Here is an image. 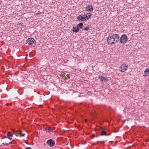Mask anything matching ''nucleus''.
Here are the masks:
<instances>
[{
    "mask_svg": "<svg viewBox=\"0 0 149 149\" xmlns=\"http://www.w3.org/2000/svg\"><path fill=\"white\" fill-rule=\"evenodd\" d=\"M119 36L117 34H113L108 36L107 42L109 44H116L119 40Z\"/></svg>",
    "mask_w": 149,
    "mask_h": 149,
    "instance_id": "f257e3e1",
    "label": "nucleus"
},
{
    "mask_svg": "<svg viewBox=\"0 0 149 149\" xmlns=\"http://www.w3.org/2000/svg\"><path fill=\"white\" fill-rule=\"evenodd\" d=\"M3 139V144L4 145H8L12 143V141H11L12 139L11 138L5 136Z\"/></svg>",
    "mask_w": 149,
    "mask_h": 149,
    "instance_id": "f03ea898",
    "label": "nucleus"
},
{
    "mask_svg": "<svg viewBox=\"0 0 149 149\" xmlns=\"http://www.w3.org/2000/svg\"><path fill=\"white\" fill-rule=\"evenodd\" d=\"M128 40L127 37L126 35H123L121 37L119 40L121 43H125Z\"/></svg>",
    "mask_w": 149,
    "mask_h": 149,
    "instance_id": "7ed1b4c3",
    "label": "nucleus"
},
{
    "mask_svg": "<svg viewBox=\"0 0 149 149\" xmlns=\"http://www.w3.org/2000/svg\"><path fill=\"white\" fill-rule=\"evenodd\" d=\"M128 68V65H122L120 67L119 70L121 72H124L127 70Z\"/></svg>",
    "mask_w": 149,
    "mask_h": 149,
    "instance_id": "20e7f679",
    "label": "nucleus"
},
{
    "mask_svg": "<svg viewBox=\"0 0 149 149\" xmlns=\"http://www.w3.org/2000/svg\"><path fill=\"white\" fill-rule=\"evenodd\" d=\"M47 143L48 144V145H49L51 147L54 146L55 143L54 141L52 139H50L48 140Z\"/></svg>",
    "mask_w": 149,
    "mask_h": 149,
    "instance_id": "39448f33",
    "label": "nucleus"
},
{
    "mask_svg": "<svg viewBox=\"0 0 149 149\" xmlns=\"http://www.w3.org/2000/svg\"><path fill=\"white\" fill-rule=\"evenodd\" d=\"M35 42V40L34 38H28L27 40L26 41V42L29 45H31L32 43H34V42Z\"/></svg>",
    "mask_w": 149,
    "mask_h": 149,
    "instance_id": "423d86ee",
    "label": "nucleus"
},
{
    "mask_svg": "<svg viewBox=\"0 0 149 149\" xmlns=\"http://www.w3.org/2000/svg\"><path fill=\"white\" fill-rule=\"evenodd\" d=\"M77 19L81 22L86 21V19L81 15L78 16Z\"/></svg>",
    "mask_w": 149,
    "mask_h": 149,
    "instance_id": "0eeeda50",
    "label": "nucleus"
},
{
    "mask_svg": "<svg viewBox=\"0 0 149 149\" xmlns=\"http://www.w3.org/2000/svg\"><path fill=\"white\" fill-rule=\"evenodd\" d=\"M93 10V7L92 5H89L86 7V10L87 11L90 12Z\"/></svg>",
    "mask_w": 149,
    "mask_h": 149,
    "instance_id": "6e6552de",
    "label": "nucleus"
},
{
    "mask_svg": "<svg viewBox=\"0 0 149 149\" xmlns=\"http://www.w3.org/2000/svg\"><path fill=\"white\" fill-rule=\"evenodd\" d=\"M98 79H100L102 82H105L107 80V78L104 77L103 76H99L98 77Z\"/></svg>",
    "mask_w": 149,
    "mask_h": 149,
    "instance_id": "1a4fd4ad",
    "label": "nucleus"
},
{
    "mask_svg": "<svg viewBox=\"0 0 149 149\" xmlns=\"http://www.w3.org/2000/svg\"><path fill=\"white\" fill-rule=\"evenodd\" d=\"M16 132L17 136H19L20 135V136H24L25 135L24 134H22V133L21 131L20 130H19L18 131H16Z\"/></svg>",
    "mask_w": 149,
    "mask_h": 149,
    "instance_id": "9d476101",
    "label": "nucleus"
},
{
    "mask_svg": "<svg viewBox=\"0 0 149 149\" xmlns=\"http://www.w3.org/2000/svg\"><path fill=\"white\" fill-rule=\"evenodd\" d=\"M79 29L78 28L77 26V27H73L72 28V31L75 33H77L79 31Z\"/></svg>",
    "mask_w": 149,
    "mask_h": 149,
    "instance_id": "9b49d317",
    "label": "nucleus"
},
{
    "mask_svg": "<svg viewBox=\"0 0 149 149\" xmlns=\"http://www.w3.org/2000/svg\"><path fill=\"white\" fill-rule=\"evenodd\" d=\"M144 74L145 76L148 75H149V69L146 68L144 71Z\"/></svg>",
    "mask_w": 149,
    "mask_h": 149,
    "instance_id": "f8f14e48",
    "label": "nucleus"
},
{
    "mask_svg": "<svg viewBox=\"0 0 149 149\" xmlns=\"http://www.w3.org/2000/svg\"><path fill=\"white\" fill-rule=\"evenodd\" d=\"M83 26V24L82 23H80L77 24V26L78 27V28H79V29H81L82 28Z\"/></svg>",
    "mask_w": 149,
    "mask_h": 149,
    "instance_id": "ddd939ff",
    "label": "nucleus"
},
{
    "mask_svg": "<svg viewBox=\"0 0 149 149\" xmlns=\"http://www.w3.org/2000/svg\"><path fill=\"white\" fill-rule=\"evenodd\" d=\"M101 135H102V136H103V135H107V134L106 132L105 131H104V130H102L101 131Z\"/></svg>",
    "mask_w": 149,
    "mask_h": 149,
    "instance_id": "4468645a",
    "label": "nucleus"
},
{
    "mask_svg": "<svg viewBox=\"0 0 149 149\" xmlns=\"http://www.w3.org/2000/svg\"><path fill=\"white\" fill-rule=\"evenodd\" d=\"M47 130L49 132H52V130L50 127H48V128H46L45 129V130Z\"/></svg>",
    "mask_w": 149,
    "mask_h": 149,
    "instance_id": "2eb2a0df",
    "label": "nucleus"
},
{
    "mask_svg": "<svg viewBox=\"0 0 149 149\" xmlns=\"http://www.w3.org/2000/svg\"><path fill=\"white\" fill-rule=\"evenodd\" d=\"M7 136H8L10 137L13 136V134L11 133V132H8L7 133Z\"/></svg>",
    "mask_w": 149,
    "mask_h": 149,
    "instance_id": "dca6fc26",
    "label": "nucleus"
},
{
    "mask_svg": "<svg viewBox=\"0 0 149 149\" xmlns=\"http://www.w3.org/2000/svg\"><path fill=\"white\" fill-rule=\"evenodd\" d=\"M87 15H88V16L89 19L92 16V14L91 13H87Z\"/></svg>",
    "mask_w": 149,
    "mask_h": 149,
    "instance_id": "f3484780",
    "label": "nucleus"
},
{
    "mask_svg": "<svg viewBox=\"0 0 149 149\" xmlns=\"http://www.w3.org/2000/svg\"><path fill=\"white\" fill-rule=\"evenodd\" d=\"M64 76L65 77H67L68 78V79H70V75L69 74H65V73H64Z\"/></svg>",
    "mask_w": 149,
    "mask_h": 149,
    "instance_id": "a211bd4d",
    "label": "nucleus"
},
{
    "mask_svg": "<svg viewBox=\"0 0 149 149\" xmlns=\"http://www.w3.org/2000/svg\"><path fill=\"white\" fill-rule=\"evenodd\" d=\"M84 16V18H85V19H86V21L87 20H88L89 19V18H88V15H87V13L86 14L85 16Z\"/></svg>",
    "mask_w": 149,
    "mask_h": 149,
    "instance_id": "6ab92c4d",
    "label": "nucleus"
},
{
    "mask_svg": "<svg viewBox=\"0 0 149 149\" xmlns=\"http://www.w3.org/2000/svg\"><path fill=\"white\" fill-rule=\"evenodd\" d=\"M89 27H87L85 28H84L83 29L84 30L88 31V30H89Z\"/></svg>",
    "mask_w": 149,
    "mask_h": 149,
    "instance_id": "aec40b11",
    "label": "nucleus"
},
{
    "mask_svg": "<svg viewBox=\"0 0 149 149\" xmlns=\"http://www.w3.org/2000/svg\"><path fill=\"white\" fill-rule=\"evenodd\" d=\"M25 149H32V148L30 147H27Z\"/></svg>",
    "mask_w": 149,
    "mask_h": 149,
    "instance_id": "412c9836",
    "label": "nucleus"
},
{
    "mask_svg": "<svg viewBox=\"0 0 149 149\" xmlns=\"http://www.w3.org/2000/svg\"><path fill=\"white\" fill-rule=\"evenodd\" d=\"M100 142L101 143H102V142L104 143V141H100Z\"/></svg>",
    "mask_w": 149,
    "mask_h": 149,
    "instance_id": "4be33fe9",
    "label": "nucleus"
},
{
    "mask_svg": "<svg viewBox=\"0 0 149 149\" xmlns=\"http://www.w3.org/2000/svg\"><path fill=\"white\" fill-rule=\"evenodd\" d=\"M87 119H86L85 120V122H86L87 121Z\"/></svg>",
    "mask_w": 149,
    "mask_h": 149,
    "instance_id": "5701e85b",
    "label": "nucleus"
},
{
    "mask_svg": "<svg viewBox=\"0 0 149 149\" xmlns=\"http://www.w3.org/2000/svg\"><path fill=\"white\" fill-rule=\"evenodd\" d=\"M66 61H64L65 62H67V61H68L66 60Z\"/></svg>",
    "mask_w": 149,
    "mask_h": 149,
    "instance_id": "b1692460",
    "label": "nucleus"
},
{
    "mask_svg": "<svg viewBox=\"0 0 149 149\" xmlns=\"http://www.w3.org/2000/svg\"><path fill=\"white\" fill-rule=\"evenodd\" d=\"M6 104L7 105H8L9 104Z\"/></svg>",
    "mask_w": 149,
    "mask_h": 149,
    "instance_id": "393cba45",
    "label": "nucleus"
},
{
    "mask_svg": "<svg viewBox=\"0 0 149 149\" xmlns=\"http://www.w3.org/2000/svg\"><path fill=\"white\" fill-rule=\"evenodd\" d=\"M146 141L148 142V141Z\"/></svg>",
    "mask_w": 149,
    "mask_h": 149,
    "instance_id": "a878e982",
    "label": "nucleus"
}]
</instances>
